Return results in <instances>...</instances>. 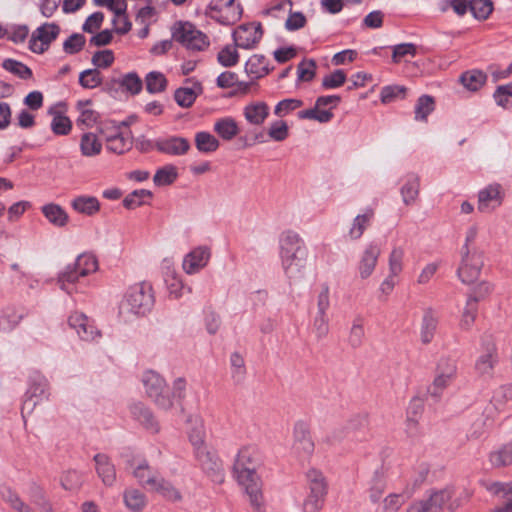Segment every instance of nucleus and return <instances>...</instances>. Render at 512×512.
<instances>
[{"label":"nucleus","instance_id":"obj_1","mask_svg":"<svg viewBox=\"0 0 512 512\" xmlns=\"http://www.w3.org/2000/svg\"><path fill=\"white\" fill-rule=\"evenodd\" d=\"M262 463L260 450L256 446L247 445L239 449L233 464V475L244 488L255 512H265L262 480L258 474Z\"/></svg>","mask_w":512,"mask_h":512},{"label":"nucleus","instance_id":"obj_2","mask_svg":"<svg viewBox=\"0 0 512 512\" xmlns=\"http://www.w3.org/2000/svg\"><path fill=\"white\" fill-rule=\"evenodd\" d=\"M307 248L300 236L293 232H285L280 239V258L286 276L292 280L301 279L307 261Z\"/></svg>","mask_w":512,"mask_h":512},{"label":"nucleus","instance_id":"obj_3","mask_svg":"<svg viewBox=\"0 0 512 512\" xmlns=\"http://www.w3.org/2000/svg\"><path fill=\"white\" fill-rule=\"evenodd\" d=\"M154 302L152 285L145 281L136 283L127 289L120 304V313L144 316L151 311Z\"/></svg>","mask_w":512,"mask_h":512},{"label":"nucleus","instance_id":"obj_4","mask_svg":"<svg viewBox=\"0 0 512 512\" xmlns=\"http://www.w3.org/2000/svg\"><path fill=\"white\" fill-rule=\"evenodd\" d=\"M98 270V260L92 253H83L79 255L73 264H68L58 274V284L60 288L71 294L69 285L74 284L80 277H85Z\"/></svg>","mask_w":512,"mask_h":512},{"label":"nucleus","instance_id":"obj_5","mask_svg":"<svg viewBox=\"0 0 512 512\" xmlns=\"http://www.w3.org/2000/svg\"><path fill=\"white\" fill-rule=\"evenodd\" d=\"M499 362L500 354L494 337L484 334L481 337L479 355L474 364L476 374L485 379L493 378Z\"/></svg>","mask_w":512,"mask_h":512},{"label":"nucleus","instance_id":"obj_6","mask_svg":"<svg viewBox=\"0 0 512 512\" xmlns=\"http://www.w3.org/2000/svg\"><path fill=\"white\" fill-rule=\"evenodd\" d=\"M172 38L190 51H205L210 46L208 36L187 21H178L174 24Z\"/></svg>","mask_w":512,"mask_h":512},{"label":"nucleus","instance_id":"obj_7","mask_svg":"<svg viewBox=\"0 0 512 512\" xmlns=\"http://www.w3.org/2000/svg\"><path fill=\"white\" fill-rule=\"evenodd\" d=\"M142 382L147 396L152 399L159 409L168 411L173 407L174 402L171 399L165 380L159 374L154 371H147L143 375Z\"/></svg>","mask_w":512,"mask_h":512},{"label":"nucleus","instance_id":"obj_8","mask_svg":"<svg viewBox=\"0 0 512 512\" xmlns=\"http://www.w3.org/2000/svg\"><path fill=\"white\" fill-rule=\"evenodd\" d=\"M484 266V253L479 248L461 251V262L457 275L464 284L474 283L480 276Z\"/></svg>","mask_w":512,"mask_h":512},{"label":"nucleus","instance_id":"obj_9","mask_svg":"<svg viewBox=\"0 0 512 512\" xmlns=\"http://www.w3.org/2000/svg\"><path fill=\"white\" fill-rule=\"evenodd\" d=\"M49 395L47 379L39 373L32 375L21 408L23 419H25L27 414H31L39 403L47 400Z\"/></svg>","mask_w":512,"mask_h":512},{"label":"nucleus","instance_id":"obj_10","mask_svg":"<svg viewBox=\"0 0 512 512\" xmlns=\"http://www.w3.org/2000/svg\"><path fill=\"white\" fill-rule=\"evenodd\" d=\"M60 26L54 22H46L36 28L29 40V49L35 54H43L60 34Z\"/></svg>","mask_w":512,"mask_h":512},{"label":"nucleus","instance_id":"obj_11","mask_svg":"<svg viewBox=\"0 0 512 512\" xmlns=\"http://www.w3.org/2000/svg\"><path fill=\"white\" fill-rule=\"evenodd\" d=\"M195 458L202 470L215 483H222L225 478L222 461L214 451L207 447L194 452Z\"/></svg>","mask_w":512,"mask_h":512},{"label":"nucleus","instance_id":"obj_12","mask_svg":"<svg viewBox=\"0 0 512 512\" xmlns=\"http://www.w3.org/2000/svg\"><path fill=\"white\" fill-rule=\"evenodd\" d=\"M292 449L299 457L309 458L314 453L315 444L310 428L304 421H298L293 429Z\"/></svg>","mask_w":512,"mask_h":512},{"label":"nucleus","instance_id":"obj_13","mask_svg":"<svg viewBox=\"0 0 512 512\" xmlns=\"http://www.w3.org/2000/svg\"><path fill=\"white\" fill-rule=\"evenodd\" d=\"M262 36V25L259 22L242 24L233 32L235 46L242 49L255 48Z\"/></svg>","mask_w":512,"mask_h":512},{"label":"nucleus","instance_id":"obj_14","mask_svg":"<svg viewBox=\"0 0 512 512\" xmlns=\"http://www.w3.org/2000/svg\"><path fill=\"white\" fill-rule=\"evenodd\" d=\"M505 192L498 183L489 184L478 192L477 209L481 213H491L503 203Z\"/></svg>","mask_w":512,"mask_h":512},{"label":"nucleus","instance_id":"obj_15","mask_svg":"<svg viewBox=\"0 0 512 512\" xmlns=\"http://www.w3.org/2000/svg\"><path fill=\"white\" fill-rule=\"evenodd\" d=\"M68 324L83 341L90 342L101 337V333L94 325L93 320L83 313H72L68 318Z\"/></svg>","mask_w":512,"mask_h":512},{"label":"nucleus","instance_id":"obj_16","mask_svg":"<svg viewBox=\"0 0 512 512\" xmlns=\"http://www.w3.org/2000/svg\"><path fill=\"white\" fill-rule=\"evenodd\" d=\"M155 149L163 154L171 156H182L190 150L188 139L180 136H169L159 138L154 142Z\"/></svg>","mask_w":512,"mask_h":512},{"label":"nucleus","instance_id":"obj_17","mask_svg":"<svg viewBox=\"0 0 512 512\" xmlns=\"http://www.w3.org/2000/svg\"><path fill=\"white\" fill-rule=\"evenodd\" d=\"M380 254L381 246L379 243L373 241L366 246L358 263V272L361 279H367L373 274Z\"/></svg>","mask_w":512,"mask_h":512},{"label":"nucleus","instance_id":"obj_18","mask_svg":"<svg viewBox=\"0 0 512 512\" xmlns=\"http://www.w3.org/2000/svg\"><path fill=\"white\" fill-rule=\"evenodd\" d=\"M210 259V250L207 247H197L188 253L183 260V269L187 274H195L203 269Z\"/></svg>","mask_w":512,"mask_h":512},{"label":"nucleus","instance_id":"obj_19","mask_svg":"<svg viewBox=\"0 0 512 512\" xmlns=\"http://www.w3.org/2000/svg\"><path fill=\"white\" fill-rule=\"evenodd\" d=\"M186 82H191L192 86L180 87L174 93L176 103L183 108L191 107L196 98L203 92V87L200 82L194 81L193 79H187Z\"/></svg>","mask_w":512,"mask_h":512},{"label":"nucleus","instance_id":"obj_20","mask_svg":"<svg viewBox=\"0 0 512 512\" xmlns=\"http://www.w3.org/2000/svg\"><path fill=\"white\" fill-rule=\"evenodd\" d=\"M307 493L326 497L328 494V482L322 471L310 468L306 472Z\"/></svg>","mask_w":512,"mask_h":512},{"label":"nucleus","instance_id":"obj_21","mask_svg":"<svg viewBox=\"0 0 512 512\" xmlns=\"http://www.w3.org/2000/svg\"><path fill=\"white\" fill-rule=\"evenodd\" d=\"M236 1L237 0H226L222 14L215 15L209 13L208 17L222 25L235 24L241 18L243 12L241 4L236 3Z\"/></svg>","mask_w":512,"mask_h":512},{"label":"nucleus","instance_id":"obj_22","mask_svg":"<svg viewBox=\"0 0 512 512\" xmlns=\"http://www.w3.org/2000/svg\"><path fill=\"white\" fill-rule=\"evenodd\" d=\"M147 486L150 490L158 492L169 500L176 501L181 498L178 490L169 481L158 475H148Z\"/></svg>","mask_w":512,"mask_h":512},{"label":"nucleus","instance_id":"obj_23","mask_svg":"<svg viewBox=\"0 0 512 512\" xmlns=\"http://www.w3.org/2000/svg\"><path fill=\"white\" fill-rule=\"evenodd\" d=\"M96 471L102 482L107 486H112L116 480V471L114 465L105 454H96L94 456Z\"/></svg>","mask_w":512,"mask_h":512},{"label":"nucleus","instance_id":"obj_24","mask_svg":"<svg viewBox=\"0 0 512 512\" xmlns=\"http://www.w3.org/2000/svg\"><path fill=\"white\" fill-rule=\"evenodd\" d=\"M105 140L106 149L117 155L124 154L132 148L131 138L119 132L118 127H115V133L105 136Z\"/></svg>","mask_w":512,"mask_h":512},{"label":"nucleus","instance_id":"obj_25","mask_svg":"<svg viewBox=\"0 0 512 512\" xmlns=\"http://www.w3.org/2000/svg\"><path fill=\"white\" fill-rule=\"evenodd\" d=\"M41 212L49 223L55 227L62 228L69 222L68 213L59 204H45L41 207Z\"/></svg>","mask_w":512,"mask_h":512},{"label":"nucleus","instance_id":"obj_26","mask_svg":"<svg viewBox=\"0 0 512 512\" xmlns=\"http://www.w3.org/2000/svg\"><path fill=\"white\" fill-rule=\"evenodd\" d=\"M71 207L80 214L93 216L100 210V202L95 196L80 195L71 201Z\"/></svg>","mask_w":512,"mask_h":512},{"label":"nucleus","instance_id":"obj_27","mask_svg":"<svg viewBox=\"0 0 512 512\" xmlns=\"http://www.w3.org/2000/svg\"><path fill=\"white\" fill-rule=\"evenodd\" d=\"M133 417L141 423L146 429L157 433L159 425L156 421L152 411L145 407L142 403H136L131 407Z\"/></svg>","mask_w":512,"mask_h":512},{"label":"nucleus","instance_id":"obj_28","mask_svg":"<svg viewBox=\"0 0 512 512\" xmlns=\"http://www.w3.org/2000/svg\"><path fill=\"white\" fill-rule=\"evenodd\" d=\"M245 119L252 125H261L269 116V107L265 102H253L244 108Z\"/></svg>","mask_w":512,"mask_h":512},{"label":"nucleus","instance_id":"obj_29","mask_svg":"<svg viewBox=\"0 0 512 512\" xmlns=\"http://www.w3.org/2000/svg\"><path fill=\"white\" fill-rule=\"evenodd\" d=\"M24 310L18 307H6L0 315V330L4 332L12 331L24 318Z\"/></svg>","mask_w":512,"mask_h":512},{"label":"nucleus","instance_id":"obj_30","mask_svg":"<svg viewBox=\"0 0 512 512\" xmlns=\"http://www.w3.org/2000/svg\"><path fill=\"white\" fill-rule=\"evenodd\" d=\"M453 494V488L446 487L444 489L432 492L429 498L424 500V502L427 504L430 512H441L444 508V505L452 498Z\"/></svg>","mask_w":512,"mask_h":512},{"label":"nucleus","instance_id":"obj_31","mask_svg":"<svg viewBox=\"0 0 512 512\" xmlns=\"http://www.w3.org/2000/svg\"><path fill=\"white\" fill-rule=\"evenodd\" d=\"M460 83L469 91H478L487 81V75L478 69L463 72L459 78Z\"/></svg>","mask_w":512,"mask_h":512},{"label":"nucleus","instance_id":"obj_32","mask_svg":"<svg viewBox=\"0 0 512 512\" xmlns=\"http://www.w3.org/2000/svg\"><path fill=\"white\" fill-rule=\"evenodd\" d=\"M80 151L85 157H95L102 151V142L93 132L83 133L80 139Z\"/></svg>","mask_w":512,"mask_h":512},{"label":"nucleus","instance_id":"obj_33","mask_svg":"<svg viewBox=\"0 0 512 512\" xmlns=\"http://www.w3.org/2000/svg\"><path fill=\"white\" fill-rule=\"evenodd\" d=\"M419 188V176L414 173L407 174L405 184L401 188L402 199L406 205H410L415 202L419 194Z\"/></svg>","mask_w":512,"mask_h":512},{"label":"nucleus","instance_id":"obj_34","mask_svg":"<svg viewBox=\"0 0 512 512\" xmlns=\"http://www.w3.org/2000/svg\"><path fill=\"white\" fill-rule=\"evenodd\" d=\"M214 131L226 141L232 140L238 133L239 128L237 122L231 117L218 119L214 123Z\"/></svg>","mask_w":512,"mask_h":512},{"label":"nucleus","instance_id":"obj_35","mask_svg":"<svg viewBox=\"0 0 512 512\" xmlns=\"http://www.w3.org/2000/svg\"><path fill=\"white\" fill-rule=\"evenodd\" d=\"M245 70L254 78H261L269 73L268 60L263 55H252L245 64Z\"/></svg>","mask_w":512,"mask_h":512},{"label":"nucleus","instance_id":"obj_36","mask_svg":"<svg viewBox=\"0 0 512 512\" xmlns=\"http://www.w3.org/2000/svg\"><path fill=\"white\" fill-rule=\"evenodd\" d=\"M195 146L200 153L210 154L215 152L220 143L218 139L209 132L200 131L195 134L194 137Z\"/></svg>","mask_w":512,"mask_h":512},{"label":"nucleus","instance_id":"obj_37","mask_svg":"<svg viewBox=\"0 0 512 512\" xmlns=\"http://www.w3.org/2000/svg\"><path fill=\"white\" fill-rule=\"evenodd\" d=\"M116 83L123 92L131 95H137L142 91L143 82L136 72H129L124 74Z\"/></svg>","mask_w":512,"mask_h":512},{"label":"nucleus","instance_id":"obj_38","mask_svg":"<svg viewBox=\"0 0 512 512\" xmlns=\"http://www.w3.org/2000/svg\"><path fill=\"white\" fill-rule=\"evenodd\" d=\"M438 325V319L431 309L425 311L421 324V341L429 344L434 338Z\"/></svg>","mask_w":512,"mask_h":512},{"label":"nucleus","instance_id":"obj_39","mask_svg":"<svg viewBox=\"0 0 512 512\" xmlns=\"http://www.w3.org/2000/svg\"><path fill=\"white\" fill-rule=\"evenodd\" d=\"M478 315V304L474 299H467L459 321L460 329L468 331L472 328Z\"/></svg>","mask_w":512,"mask_h":512},{"label":"nucleus","instance_id":"obj_40","mask_svg":"<svg viewBox=\"0 0 512 512\" xmlns=\"http://www.w3.org/2000/svg\"><path fill=\"white\" fill-rule=\"evenodd\" d=\"M1 497L10 507L17 512H35V510L27 503H25L17 492L11 488L5 487L1 491Z\"/></svg>","mask_w":512,"mask_h":512},{"label":"nucleus","instance_id":"obj_41","mask_svg":"<svg viewBox=\"0 0 512 512\" xmlns=\"http://www.w3.org/2000/svg\"><path fill=\"white\" fill-rule=\"evenodd\" d=\"M489 461L493 467H504L512 464V441L503 445L489 455Z\"/></svg>","mask_w":512,"mask_h":512},{"label":"nucleus","instance_id":"obj_42","mask_svg":"<svg viewBox=\"0 0 512 512\" xmlns=\"http://www.w3.org/2000/svg\"><path fill=\"white\" fill-rule=\"evenodd\" d=\"M145 84L150 94H157L166 90L168 81L163 73L151 71L145 77Z\"/></svg>","mask_w":512,"mask_h":512},{"label":"nucleus","instance_id":"obj_43","mask_svg":"<svg viewBox=\"0 0 512 512\" xmlns=\"http://www.w3.org/2000/svg\"><path fill=\"white\" fill-rule=\"evenodd\" d=\"M124 503L133 512H140L146 505L145 495L137 489H130L124 492Z\"/></svg>","mask_w":512,"mask_h":512},{"label":"nucleus","instance_id":"obj_44","mask_svg":"<svg viewBox=\"0 0 512 512\" xmlns=\"http://www.w3.org/2000/svg\"><path fill=\"white\" fill-rule=\"evenodd\" d=\"M2 67L23 80L30 79L33 76L32 70L27 65L11 58L5 59Z\"/></svg>","mask_w":512,"mask_h":512},{"label":"nucleus","instance_id":"obj_45","mask_svg":"<svg viewBox=\"0 0 512 512\" xmlns=\"http://www.w3.org/2000/svg\"><path fill=\"white\" fill-rule=\"evenodd\" d=\"M165 282L169 289L170 295L175 299L180 298L185 292L191 293V287H186L178 275L174 271L168 272L165 278Z\"/></svg>","mask_w":512,"mask_h":512},{"label":"nucleus","instance_id":"obj_46","mask_svg":"<svg viewBox=\"0 0 512 512\" xmlns=\"http://www.w3.org/2000/svg\"><path fill=\"white\" fill-rule=\"evenodd\" d=\"M177 177L176 167L174 165H166L156 171L153 182L156 186H166L172 184Z\"/></svg>","mask_w":512,"mask_h":512},{"label":"nucleus","instance_id":"obj_47","mask_svg":"<svg viewBox=\"0 0 512 512\" xmlns=\"http://www.w3.org/2000/svg\"><path fill=\"white\" fill-rule=\"evenodd\" d=\"M469 11L478 20H486L493 11L491 0H470Z\"/></svg>","mask_w":512,"mask_h":512},{"label":"nucleus","instance_id":"obj_48","mask_svg":"<svg viewBox=\"0 0 512 512\" xmlns=\"http://www.w3.org/2000/svg\"><path fill=\"white\" fill-rule=\"evenodd\" d=\"M373 215V210L369 209L364 214L357 215L355 217L352 227L349 231V235L352 239H359L363 235Z\"/></svg>","mask_w":512,"mask_h":512},{"label":"nucleus","instance_id":"obj_49","mask_svg":"<svg viewBox=\"0 0 512 512\" xmlns=\"http://www.w3.org/2000/svg\"><path fill=\"white\" fill-rule=\"evenodd\" d=\"M231 377L236 384H240L245 379L246 367L242 355L234 352L230 356Z\"/></svg>","mask_w":512,"mask_h":512},{"label":"nucleus","instance_id":"obj_50","mask_svg":"<svg viewBox=\"0 0 512 512\" xmlns=\"http://www.w3.org/2000/svg\"><path fill=\"white\" fill-rule=\"evenodd\" d=\"M496 410L497 408L492 403H490L485 409V412L487 413L486 419L476 420L471 427L468 437L472 439H478L481 437L485 433L486 427L490 424L488 421H490V419L493 417Z\"/></svg>","mask_w":512,"mask_h":512},{"label":"nucleus","instance_id":"obj_51","mask_svg":"<svg viewBox=\"0 0 512 512\" xmlns=\"http://www.w3.org/2000/svg\"><path fill=\"white\" fill-rule=\"evenodd\" d=\"M435 102L432 96L422 95L418 98L415 105V119L426 120L428 115L434 110Z\"/></svg>","mask_w":512,"mask_h":512},{"label":"nucleus","instance_id":"obj_52","mask_svg":"<svg viewBox=\"0 0 512 512\" xmlns=\"http://www.w3.org/2000/svg\"><path fill=\"white\" fill-rule=\"evenodd\" d=\"M152 197V193L146 189L134 190L129 193L123 200V206L127 209H135L143 204H145V199H150Z\"/></svg>","mask_w":512,"mask_h":512},{"label":"nucleus","instance_id":"obj_53","mask_svg":"<svg viewBox=\"0 0 512 512\" xmlns=\"http://www.w3.org/2000/svg\"><path fill=\"white\" fill-rule=\"evenodd\" d=\"M364 336L363 319L361 317H356L348 336L350 346L353 348H359L363 344Z\"/></svg>","mask_w":512,"mask_h":512},{"label":"nucleus","instance_id":"obj_54","mask_svg":"<svg viewBox=\"0 0 512 512\" xmlns=\"http://www.w3.org/2000/svg\"><path fill=\"white\" fill-rule=\"evenodd\" d=\"M79 84L86 89H93L102 84L101 73L97 69H87L80 73Z\"/></svg>","mask_w":512,"mask_h":512},{"label":"nucleus","instance_id":"obj_55","mask_svg":"<svg viewBox=\"0 0 512 512\" xmlns=\"http://www.w3.org/2000/svg\"><path fill=\"white\" fill-rule=\"evenodd\" d=\"M86 39L83 34L73 33L63 43V50L66 54L74 55L79 53L85 46Z\"/></svg>","mask_w":512,"mask_h":512},{"label":"nucleus","instance_id":"obj_56","mask_svg":"<svg viewBox=\"0 0 512 512\" xmlns=\"http://www.w3.org/2000/svg\"><path fill=\"white\" fill-rule=\"evenodd\" d=\"M452 381V379L446 378L436 372L432 384L428 387V394L435 400H438L442 396L443 391L452 383Z\"/></svg>","mask_w":512,"mask_h":512},{"label":"nucleus","instance_id":"obj_57","mask_svg":"<svg viewBox=\"0 0 512 512\" xmlns=\"http://www.w3.org/2000/svg\"><path fill=\"white\" fill-rule=\"evenodd\" d=\"M385 487L386 485L382 473H380L378 470L375 471L371 486L369 488L370 500L374 503L378 502L384 494Z\"/></svg>","mask_w":512,"mask_h":512},{"label":"nucleus","instance_id":"obj_58","mask_svg":"<svg viewBox=\"0 0 512 512\" xmlns=\"http://www.w3.org/2000/svg\"><path fill=\"white\" fill-rule=\"evenodd\" d=\"M316 62L313 59H304L298 66V79L304 82H310L316 75Z\"/></svg>","mask_w":512,"mask_h":512},{"label":"nucleus","instance_id":"obj_59","mask_svg":"<svg viewBox=\"0 0 512 512\" xmlns=\"http://www.w3.org/2000/svg\"><path fill=\"white\" fill-rule=\"evenodd\" d=\"M404 249L394 247L389 255V273L392 276H398L403 269Z\"/></svg>","mask_w":512,"mask_h":512},{"label":"nucleus","instance_id":"obj_60","mask_svg":"<svg viewBox=\"0 0 512 512\" xmlns=\"http://www.w3.org/2000/svg\"><path fill=\"white\" fill-rule=\"evenodd\" d=\"M217 60L223 67H233L239 61V54L236 48L231 45H226L218 53Z\"/></svg>","mask_w":512,"mask_h":512},{"label":"nucleus","instance_id":"obj_61","mask_svg":"<svg viewBox=\"0 0 512 512\" xmlns=\"http://www.w3.org/2000/svg\"><path fill=\"white\" fill-rule=\"evenodd\" d=\"M72 129L71 120L62 114H56L51 122V130L56 135H68Z\"/></svg>","mask_w":512,"mask_h":512},{"label":"nucleus","instance_id":"obj_62","mask_svg":"<svg viewBox=\"0 0 512 512\" xmlns=\"http://www.w3.org/2000/svg\"><path fill=\"white\" fill-rule=\"evenodd\" d=\"M416 53L417 47L415 44L401 43L393 47L392 61L394 63H399L406 56L415 57Z\"/></svg>","mask_w":512,"mask_h":512},{"label":"nucleus","instance_id":"obj_63","mask_svg":"<svg viewBox=\"0 0 512 512\" xmlns=\"http://www.w3.org/2000/svg\"><path fill=\"white\" fill-rule=\"evenodd\" d=\"M345 82L346 73L341 69H337L323 78L322 87L324 89H335L341 87Z\"/></svg>","mask_w":512,"mask_h":512},{"label":"nucleus","instance_id":"obj_64","mask_svg":"<svg viewBox=\"0 0 512 512\" xmlns=\"http://www.w3.org/2000/svg\"><path fill=\"white\" fill-rule=\"evenodd\" d=\"M325 499L326 497L307 493L302 505L303 512H320Z\"/></svg>","mask_w":512,"mask_h":512}]
</instances>
